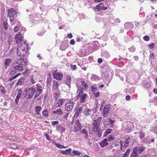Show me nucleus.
<instances>
[{"label":"nucleus","mask_w":157,"mask_h":157,"mask_svg":"<svg viewBox=\"0 0 157 157\" xmlns=\"http://www.w3.org/2000/svg\"><path fill=\"white\" fill-rule=\"evenodd\" d=\"M127 91L129 94H131L135 92V89L133 87L130 88Z\"/></svg>","instance_id":"nucleus-34"},{"label":"nucleus","mask_w":157,"mask_h":157,"mask_svg":"<svg viewBox=\"0 0 157 157\" xmlns=\"http://www.w3.org/2000/svg\"><path fill=\"white\" fill-rule=\"evenodd\" d=\"M37 91L41 93L42 91V87L41 86H37Z\"/></svg>","instance_id":"nucleus-44"},{"label":"nucleus","mask_w":157,"mask_h":157,"mask_svg":"<svg viewBox=\"0 0 157 157\" xmlns=\"http://www.w3.org/2000/svg\"><path fill=\"white\" fill-rule=\"evenodd\" d=\"M87 95L86 93H84L83 91H80L78 94V98L81 103H83L85 101L86 99L88 98Z\"/></svg>","instance_id":"nucleus-5"},{"label":"nucleus","mask_w":157,"mask_h":157,"mask_svg":"<svg viewBox=\"0 0 157 157\" xmlns=\"http://www.w3.org/2000/svg\"><path fill=\"white\" fill-rule=\"evenodd\" d=\"M59 124V122L58 121H53L52 122V125L55 126V125L58 124Z\"/></svg>","instance_id":"nucleus-52"},{"label":"nucleus","mask_w":157,"mask_h":157,"mask_svg":"<svg viewBox=\"0 0 157 157\" xmlns=\"http://www.w3.org/2000/svg\"><path fill=\"white\" fill-rule=\"evenodd\" d=\"M71 77L69 76H67L65 80V82L68 86L69 88H70L71 86Z\"/></svg>","instance_id":"nucleus-25"},{"label":"nucleus","mask_w":157,"mask_h":157,"mask_svg":"<svg viewBox=\"0 0 157 157\" xmlns=\"http://www.w3.org/2000/svg\"><path fill=\"white\" fill-rule=\"evenodd\" d=\"M114 139V138L111 136H110L108 138V140L109 142H111Z\"/></svg>","instance_id":"nucleus-59"},{"label":"nucleus","mask_w":157,"mask_h":157,"mask_svg":"<svg viewBox=\"0 0 157 157\" xmlns=\"http://www.w3.org/2000/svg\"><path fill=\"white\" fill-rule=\"evenodd\" d=\"M53 76L56 79L59 80L62 78L63 75L61 73L56 71L53 72Z\"/></svg>","instance_id":"nucleus-10"},{"label":"nucleus","mask_w":157,"mask_h":157,"mask_svg":"<svg viewBox=\"0 0 157 157\" xmlns=\"http://www.w3.org/2000/svg\"><path fill=\"white\" fill-rule=\"evenodd\" d=\"M52 113L54 114L61 115L63 113L62 110L58 108L55 111H53Z\"/></svg>","instance_id":"nucleus-27"},{"label":"nucleus","mask_w":157,"mask_h":157,"mask_svg":"<svg viewBox=\"0 0 157 157\" xmlns=\"http://www.w3.org/2000/svg\"><path fill=\"white\" fill-rule=\"evenodd\" d=\"M130 98H131V97H130V96L129 95H127L126 96L125 99L127 101H129L130 100Z\"/></svg>","instance_id":"nucleus-63"},{"label":"nucleus","mask_w":157,"mask_h":157,"mask_svg":"<svg viewBox=\"0 0 157 157\" xmlns=\"http://www.w3.org/2000/svg\"><path fill=\"white\" fill-rule=\"evenodd\" d=\"M145 147L144 146H141L139 147H136L134 148L133 151L138 153V154H139L142 153Z\"/></svg>","instance_id":"nucleus-13"},{"label":"nucleus","mask_w":157,"mask_h":157,"mask_svg":"<svg viewBox=\"0 0 157 157\" xmlns=\"http://www.w3.org/2000/svg\"><path fill=\"white\" fill-rule=\"evenodd\" d=\"M111 106L110 105H107L105 106L103 112V116L104 117H106L108 115L111 109Z\"/></svg>","instance_id":"nucleus-7"},{"label":"nucleus","mask_w":157,"mask_h":157,"mask_svg":"<svg viewBox=\"0 0 157 157\" xmlns=\"http://www.w3.org/2000/svg\"><path fill=\"white\" fill-rule=\"evenodd\" d=\"M129 50L132 52H134L135 51V48L134 46H132L129 48Z\"/></svg>","instance_id":"nucleus-48"},{"label":"nucleus","mask_w":157,"mask_h":157,"mask_svg":"<svg viewBox=\"0 0 157 157\" xmlns=\"http://www.w3.org/2000/svg\"><path fill=\"white\" fill-rule=\"evenodd\" d=\"M45 136L47 139L48 140L50 141L51 140V139L49 137V135L47 134H45Z\"/></svg>","instance_id":"nucleus-61"},{"label":"nucleus","mask_w":157,"mask_h":157,"mask_svg":"<svg viewBox=\"0 0 157 157\" xmlns=\"http://www.w3.org/2000/svg\"><path fill=\"white\" fill-rule=\"evenodd\" d=\"M83 107H80L76 109V112L75 114V116L76 117L78 116L82 110Z\"/></svg>","instance_id":"nucleus-23"},{"label":"nucleus","mask_w":157,"mask_h":157,"mask_svg":"<svg viewBox=\"0 0 157 157\" xmlns=\"http://www.w3.org/2000/svg\"><path fill=\"white\" fill-rule=\"evenodd\" d=\"M94 113L93 109H91L88 108H86L83 112L84 116L86 117H90Z\"/></svg>","instance_id":"nucleus-9"},{"label":"nucleus","mask_w":157,"mask_h":157,"mask_svg":"<svg viewBox=\"0 0 157 157\" xmlns=\"http://www.w3.org/2000/svg\"><path fill=\"white\" fill-rule=\"evenodd\" d=\"M56 128L57 130L61 133L64 132L65 130V128L60 124L57 125Z\"/></svg>","instance_id":"nucleus-18"},{"label":"nucleus","mask_w":157,"mask_h":157,"mask_svg":"<svg viewBox=\"0 0 157 157\" xmlns=\"http://www.w3.org/2000/svg\"><path fill=\"white\" fill-rule=\"evenodd\" d=\"M124 27L127 29H132L134 25L131 22H126L124 25Z\"/></svg>","instance_id":"nucleus-20"},{"label":"nucleus","mask_w":157,"mask_h":157,"mask_svg":"<svg viewBox=\"0 0 157 157\" xmlns=\"http://www.w3.org/2000/svg\"><path fill=\"white\" fill-rule=\"evenodd\" d=\"M102 119L101 117H98L96 120H95V121H96L97 122L99 123V124L101 121Z\"/></svg>","instance_id":"nucleus-56"},{"label":"nucleus","mask_w":157,"mask_h":157,"mask_svg":"<svg viewBox=\"0 0 157 157\" xmlns=\"http://www.w3.org/2000/svg\"><path fill=\"white\" fill-rule=\"evenodd\" d=\"M55 144H56V146L57 147H58L59 148H61V149L62 148V145H61L59 143H56Z\"/></svg>","instance_id":"nucleus-53"},{"label":"nucleus","mask_w":157,"mask_h":157,"mask_svg":"<svg viewBox=\"0 0 157 157\" xmlns=\"http://www.w3.org/2000/svg\"><path fill=\"white\" fill-rule=\"evenodd\" d=\"M130 149H128L124 153L122 157H127L129 155L130 152Z\"/></svg>","instance_id":"nucleus-39"},{"label":"nucleus","mask_w":157,"mask_h":157,"mask_svg":"<svg viewBox=\"0 0 157 157\" xmlns=\"http://www.w3.org/2000/svg\"><path fill=\"white\" fill-rule=\"evenodd\" d=\"M63 100L62 99H59L57 100V102L55 104L54 107V106H56L57 107H60L63 105Z\"/></svg>","instance_id":"nucleus-19"},{"label":"nucleus","mask_w":157,"mask_h":157,"mask_svg":"<svg viewBox=\"0 0 157 157\" xmlns=\"http://www.w3.org/2000/svg\"><path fill=\"white\" fill-rule=\"evenodd\" d=\"M13 40L11 37H10L8 39V42L10 44H11L12 43Z\"/></svg>","instance_id":"nucleus-54"},{"label":"nucleus","mask_w":157,"mask_h":157,"mask_svg":"<svg viewBox=\"0 0 157 157\" xmlns=\"http://www.w3.org/2000/svg\"><path fill=\"white\" fill-rule=\"evenodd\" d=\"M76 86L78 90L80 91L87 89L88 87L87 84L82 80H81L79 83L78 84H77Z\"/></svg>","instance_id":"nucleus-4"},{"label":"nucleus","mask_w":157,"mask_h":157,"mask_svg":"<svg viewBox=\"0 0 157 157\" xmlns=\"http://www.w3.org/2000/svg\"><path fill=\"white\" fill-rule=\"evenodd\" d=\"M58 83L56 81H54L53 82V86L52 87L53 90H56L58 88Z\"/></svg>","instance_id":"nucleus-28"},{"label":"nucleus","mask_w":157,"mask_h":157,"mask_svg":"<svg viewBox=\"0 0 157 157\" xmlns=\"http://www.w3.org/2000/svg\"><path fill=\"white\" fill-rule=\"evenodd\" d=\"M99 123L96 121H94L93 123V128L92 131L93 132H95L98 130V128L99 126Z\"/></svg>","instance_id":"nucleus-17"},{"label":"nucleus","mask_w":157,"mask_h":157,"mask_svg":"<svg viewBox=\"0 0 157 157\" xmlns=\"http://www.w3.org/2000/svg\"><path fill=\"white\" fill-rule=\"evenodd\" d=\"M81 132H82V133L84 134V135L86 134V135L87 133H88L87 131L85 129H82V130L81 131Z\"/></svg>","instance_id":"nucleus-51"},{"label":"nucleus","mask_w":157,"mask_h":157,"mask_svg":"<svg viewBox=\"0 0 157 157\" xmlns=\"http://www.w3.org/2000/svg\"><path fill=\"white\" fill-rule=\"evenodd\" d=\"M0 92L3 94H4L5 93V90L4 87L2 86H0Z\"/></svg>","instance_id":"nucleus-46"},{"label":"nucleus","mask_w":157,"mask_h":157,"mask_svg":"<svg viewBox=\"0 0 157 157\" xmlns=\"http://www.w3.org/2000/svg\"><path fill=\"white\" fill-rule=\"evenodd\" d=\"M140 138L142 139L145 136V133L143 132L142 131H141L140 133Z\"/></svg>","instance_id":"nucleus-47"},{"label":"nucleus","mask_w":157,"mask_h":157,"mask_svg":"<svg viewBox=\"0 0 157 157\" xmlns=\"http://www.w3.org/2000/svg\"><path fill=\"white\" fill-rule=\"evenodd\" d=\"M94 94L95 96L96 97L98 98L99 96V94H100V93L99 92H96V91H94Z\"/></svg>","instance_id":"nucleus-50"},{"label":"nucleus","mask_w":157,"mask_h":157,"mask_svg":"<svg viewBox=\"0 0 157 157\" xmlns=\"http://www.w3.org/2000/svg\"><path fill=\"white\" fill-rule=\"evenodd\" d=\"M52 82V79L51 78H48L47 79V83L48 84H50Z\"/></svg>","instance_id":"nucleus-58"},{"label":"nucleus","mask_w":157,"mask_h":157,"mask_svg":"<svg viewBox=\"0 0 157 157\" xmlns=\"http://www.w3.org/2000/svg\"><path fill=\"white\" fill-rule=\"evenodd\" d=\"M12 60L9 58H7L5 59L4 66L6 68L9 66L10 63L11 62Z\"/></svg>","instance_id":"nucleus-21"},{"label":"nucleus","mask_w":157,"mask_h":157,"mask_svg":"<svg viewBox=\"0 0 157 157\" xmlns=\"http://www.w3.org/2000/svg\"><path fill=\"white\" fill-rule=\"evenodd\" d=\"M15 141H17V142H19L21 141V139L20 138H17L16 137Z\"/></svg>","instance_id":"nucleus-64"},{"label":"nucleus","mask_w":157,"mask_h":157,"mask_svg":"<svg viewBox=\"0 0 157 157\" xmlns=\"http://www.w3.org/2000/svg\"><path fill=\"white\" fill-rule=\"evenodd\" d=\"M143 39L145 41H148L149 40V37L148 36H145L144 37Z\"/></svg>","instance_id":"nucleus-55"},{"label":"nucleus","mask_w":157,"mask_h":157,"mask_svg":"<svg viewBox=\"0 0 157 157\" xmlns=\"http://www.w3.org/2000/svg\"><path fill=\"white\" fill-rule=\"evenodd\" d=\"M130 140V137L127 138L125 141L124 144V147H126L128 146L129 143V141Z\"/></svg>","instance_id":"nucleus-38"},{"label":"nucleus","mask_w":157,"mask_h":157,"mask_svg":"<svg viewBox=\"0 0 157 157\" xmlns=\"http://www.w3.org/2000/svg\"><path fill=\"white\" fill-rule=\"evenodd\" d=\"M43 115L44 116H48V110L47 109H45L42 112Z\"/></svg>","instance_id":"nucleus-41"},{"label":"nucleus","mask_w":157,"mask_h":157,"mask_svg":"<svg viewBox=\"0 0 157 157\" xmlns=\"http://www.w3.org/2000/svg\"><path fill=\"white\" fill-rule=\"evenodd\" d=\"M24 80L23 78H21L18 80V82L17 83L16 85L18 86L21 85L23 82Z\"/></svg>","instance_id":"nucleus-31"},{"label":"nucleus","mask_w":157,"mask_h":157,"mask_svg":"<svg viewBox=\"0 0 157 157\" xmlns=\"http://www.w3.org/2000/svg\"><path fill=\"white\" fill-rule=\"evenodd\" d=\"M40 93L39 92L37 91L36 93L35 94V98H36L37 97H38L39 95L40 94Z\"/></svg>","instance_id":"nucleus-62"},{"label":"nucleus","mask_w":157,"mask_h":157,"mask_svg":"<svg viewBox=\"0 0 157 157\" xmlns=\"http://www.w3.org/2000/svg\"><path fill=\"white\" fill-rule=\"evenodd\" d=\"M30 77H31V79H30V81L33 84L35 83L36 82V79L33 76H30Z\"/></svg>","instance_id":"nucleus-35"},{"label":"nucleus","mask_w":157,"mask_h":157,"mask_svg":"<svg viewBox=\"0 0 157 157\" xmlns=\"http://www.w3.org/2000/svg\"><path fill=\"white\" fill-rule=\"evenodd\" d=\"M28 50V44L25 42L18 44L17 48V54L18 56L23 57L27 54Z\"/></svg>","instance_id":"nucleus-1"},{"label":"nucleus","mask_w":157,"mask_h":157,"mask_svg":"<svg viewBox=\"0 0 157 157\" xmlns=\"http://www.w3.org/2000/svg\"><path fill=\"white\" fill-rule=\"evenodd\" d=\"M72 151L71 148H69L64 150H61L60 151L61 153L64 155H68L71 153Z\"/></svg>","instance_id":"nucleus-22"},{"label":"nucleus","mask_w":157,"mask_h":157,"mask_svg":"<svg viewBox=\"0 0 157 157\" xmlns=\"http://www.w3.org/2000/svg\"><path fill=\"white\" fill-rule=\"evenodd\" d=\"M108 140L106 139H105L100 144V145L101 147H103L108 144L107 142Z\"/></svg>","instance_id":"nucleus-26"},{"label":"nucleus","mask_w":157,"mask_h":157,"mask_svg":"<svg viewBox=\"0 0 157 157\" xmlns=\"http://www.w3.org/2000/svg\"><path fill=\"white\" fill-rule=\"evenodd\" d=\"M69 46V44L67 42H62L60 45V48L62 51L65 50Z\"/></svg>","instance_id":"nucleus-15"},{"label":"nucleus","mask_w":157,"mask_h":157,"mask_svg":"<svg viewBox=\"0 0 157 157\" xmlns=\"http://www.w3.org/2000/svg\"><path fill=\"white\" fill-rule=\"evenodd\" d=\"M102 76L103 78H105V80L108 81L109 82L111 80L110 78L109 77V73L107 72H103L102 73Z\"/></svg>","instance_id":"nucleus-16"},{"label":"nucleus","mask_w":157,"mask_h":157,"mask_svg":"<svg viewBox=\"0 0 157 157\" xmlns=\"http://www.w3.org/2000/svg\"><path fill=\"white\" fill-rule=\"evenodd\" d=\"M8 138L12 141H15V140L16 137L14 136H9Z\"/></svg>","instance_id":"nucleus-42"},{"label":"nucleus","mask_w":157,"mask_h":157,"mask_svg":"<svg viewBox=\"0 0 157 157\" xmlns=\"http://www.w3.org/2000/svg\"><path fill=\"white\" fill-rule=\"evenodd\" d=\"M107 8V6H105L103 3H100L97 6L94 10L96 12L101 10H106Z\"/></svg>","instance_id":"nucleus-8"},{"label":"nucleus","mask_w":157,"mask_h":157,"mask_svg":"<svg viewBox=\"0 0 157 157\" xmlns=\"http://www.w3.org/2000/svg\"><path fill=\"white\" fill-rule=\"evenodd\" d=\"M21 28L20 26H16L14 29V31L15 32H17Z\"/></svg>","instance_id":"nucleus-49"},{"label":"nucleus","mask_w":157,"mask_h":157,"mask_svg":"<svg viewBox=\"0 0 157 157\" xmlns=\"http://www.w3.org/2000/svg\"><path fill=\"white\" fill-rule=\"evenodd\" d=\"M21 74L20 73H18L16 75L10 78L9 80V81H12L14 79L17 78V77L19 76Z\"/></svg>","instance_id":"nucleus-37"},{"label":"nucleus","mask_w":157,"mask_h":157,"mask_svg":"<svg viewBox=\"0 0 157 157\" xmlns=\"http://www.w3.org/2000/svg\"><path fill=\"white\" fill-rule=\"evenodd\" d=\"M15 39L16 43H19L22 41L23 39V37L21 35L20 32H19L16 35Z\"/></svg>","instance_id":"nucleus-11"},{"label":"nucleus","mask_w":157,"mask_h":157,"mask_svg":"<svg viewBox=\"0 0 157 157\" xmlns=\"http://www.w3.org/2000/svg\"><path fill=\"white\" fill-rule=\"evenodd\" d=\"M22 93V90L21 89H19L18 91V94H17L15 99V101L16 104H17L18 103V102L19 100V98L21 96Z\"/></svg>","instance_id":"nucleus-24"},{"label":"nucleus","mask_w":157,"mask_h":157,"mask_svg":"<svg viewBox=\"0 0 157 157\" xmlns=\"http://www.w3.org/2000/svg\"><path fill=\"white\" fill-rule=\"evenodd\" d=\"M41 109V108L40 106H37L36 107L35 110L37 114H40V112Z\"/></svg>","instance_id":"nucleus-33"},{"label":"nucleus","mask_w":157,"mask_h":157,"mask_svg":"<svg viewBox=\"0 0 157 157\" xmlns=\"http://www.w3.org/2000/svg\"><path fill=\"white\" fill-rule=\"evenodd\" d=\"M70 67L72 70H75L76 68V67L75 65H71Z\"/></svg>","instance_id":"nucleus-57"},{"label":"nucleus","mask_w":157,"mask_h":157,"mask_svg":"<svg viewBox=\"0 0 157 157\" xmlns=\"http://www.w3.org/2000/svg\"><path fill=\"white\" fill-rule=\"evenodd\" d=\"M82 128V126L79 121L77 120L74 126V130L75 132H78Z\"/></svg>","instance_id":"nucleus-12"},{"label":"nucleus","mask_w":157,"mask_h":157,"mask_svg":"<svg viewBox=\"0 0 157 157\" xmlns=\"http://www.w3.org/2000/svg\"><path fill=\"white\" fill-rule=\"evenodd\" d=\"M151 83L150 82H147L145 83L144 85V87L147 89L150 87Z\"/></svg>","instance_id":"nucleus-43"},{"label":"nucleus","mask_w":157,"mask_h":157,"mask_svg":"<svg viewBox=\"0 0 157 157\" xmlns=\"http://www.w3.org/2000/svg\"><path fill=\"white\" fill-rule=\"evenodd\" d=\"M91 79L92 80L97 81L99 79V78L97 75H93L91 76Z\"/></svg>","instance_id":"nucleus-32"},{"label":"nucleus","mask_w":157,"mask_h":157,"mask_svg":"<svg viewBox=\"0 0 157 157\" xmlns=\"http://www.w3.org/2000/svg\"><path fill=\"white\" fill-rule=\"evenodd\" d=\"M110 119H106L104 122V125L105 126H106L109 125V124H110Z\"/></svg>","instance_id":"nucleus-30"},{"label":"nucleus","mask_w":157,"mask_h":157,"mask_svg":"<svg viewBox=\"0 0 157 157\" xmlns=\"http://www.w3.org/2000/svg\"><path fill=\"white\" fill-rule=\"evenodd\" d=\"M74 104L73 102L70 101L67 102L65 105V110L69 111L72 110L74 107Z\"/></svg>","instance_id":"nucleus-6"},{"label":"nucleus","mask_w":157,"mask_h":157,"mask_svg":"<svg viewBox=\"0 0 157 157\" xmlns=\"http://www.w3.org/2000/svg\"><path fill=\"white\" fill-rule=\"evenodd\" d=\"M98 86H96V85H93L92 86V91L94 92L96 90Z\"/></svg>","instance_id":"nucleus-45"},{"label":"nucleus","mask_w":157,"mask_h":157,"mask_svg":"<svg viewBox=\"0 0 157 157\" xmlns=\"http://www.w3.org/2000/svg\"><path fill=\"white\" fill-rule=\"evenodd\" d=\"M72 152L74 153V155H76L78 156H80L81 154V153L79 152L78 151L73 150Z\"/></svg>","instance_id":"nucleus-29"},{"label":"nucleus","mask_w":157,"mask_h":157,"mask_svg":"<svg viewBox=\"0 0 157 157\" xmlns=\"http://www.w3.org/2000/svg\"><path fill=\"white\" fill-rule=\"evenodd\" d=\"M11 148L13 149H16L17 148V146L15 144H13L11 145Z\"/></svg>","instance_id":"nucleus-60"},{"label":"nucleus","mask_w":157,"mask_h":157,"mask_svg":"<svg viewBox=\"0 0 157 157\" xmlns=\"http://www.w3.org/2000/svg\"><path fill=\"white\" fill-rule=\"evenodd\" d=\"M138 157V153L134 151L132 154L130 155V157Z\"/></svg>","instance_id":"nucleus-40"},{"label":"nucleus","mask_w":157,"mask_h":157,"mask_svg":"<svg viewBox=\"0 0 157 157\" xmlns=\"http://www.w3.org/2000/svg\"><path fill=\"white\" fill-rule=\"evenodd\" d=\"M112 131V129H108L106 130L103 136L104 137L106 136L107 135L110 134Z\"/></svg>","instance_id":"nucleus-36"},{"label":"nucleus","mask_w":157,"mask_h":157,"mask_svg":"<svg viewBox=\"0 0 157 157\" xmlns=\"http://www.w3.org/2000/svg\"><path fill=\"white\" fill-rule=\"evenodd\" d=\"M8 15L10 18V20L11 23L14 25L15 23L13 22L14 16L17 13V12L12 9H10L8 10Z\"/></svg>","instance_id":"nucleus-3"},{"label":"nucleus","mask_w":157,"mask_h":157,"mask_svg":"<svg viewBox=\"0 0 157 157\" xmlns=\"http://www.w3.org/2000/svg\"><path fill=\"white\" fill-rule=\"evenodd\" d=\"M29 91L28 94V97L29 98H31L33 96L34 94L36 92V90L33 87H31L29 89Z\"/></svg>","instance_id":"nucleus-14"},{"label":"nucleus","mask_w":157,"mask_h":157,"mask_svg":"<svg viewBox=\"0 0 157 157\" xmlns=\"http://www.w3.org/2000/svg\"><path fill=\"white\" fill-rule=\"evenodd\" d=\"M27 63V61L25 59H19L16 62V64L14 66V70H11L10 74L11 75H13L16 72V70H18L20 71L23 70V66Z\"/></svg>","instance_id":"nucleus-2"}]
</instances>
